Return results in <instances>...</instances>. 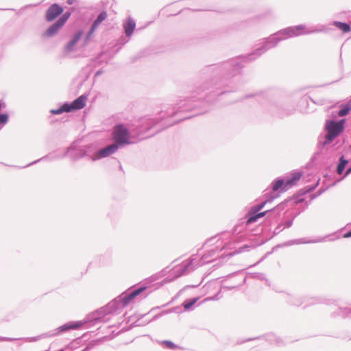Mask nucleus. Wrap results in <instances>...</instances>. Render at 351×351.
<instances>
[{
	"instance_id": "f257e3e1",
	"label": "nucleus",
	"mask_w": 351,
	"mask_h": 351,
	"mask_svg": "<svg viewBox=\"0 0 351 351\" xmlns=\"http://www.w3.org/2000/svg\"><path fill=\"white\" fill-rule=\"evenodd\" d=\"M305 28L304 25H299L282 29L266 38L261 47L257 48L247 56L239 57L221 64L208 66L206 68V71L211 75L212 78L210 82L203 84L202 87L198 88V94L206 90H210L208 93H206V97L211 93L219 95L228 92V90H218L230 86V84L232 83V78L239 74L243 67V62L252 61L256 59L269 49L275 47L281 40L304 34L318 32L316 29L304 32Z\"/></svg>"
},
{
	"instance_id": "f03ea898",
	"label": "nucleus",
	"mask_w": 351,
	"mask_h": 351,
	"mask_svg": "<svg viewBox=\"0 0 351 351\" xmlns=\"http://www.w3.org/2000/svg\"><path fill=\"white\" fill-rule=\"evenodd\" d=\"M191 99H180V101L173 106L170 111L166 112V115H161V120L158 119H146L143 121L142 125L138 130V133L134 134L133 131L129 130L123 124L117 125L112 132V138L114 140V144L117 145V147H123L125 145L134 144L137 143L138 141L145 138L146 136H143V133L149 132V130L154 129V132L149 136H152L161 131L165 128L163 125L162 120L166 117H173L176 115L178 112L190 111L197 106ZM173 125L169 123L166 125L168 127Z\"/></svg>"
},
{
	"instance_id": "7ed1b4c3",
	"label": "nucleus",
	"mask_w": 351,
	"mask_h": 351,
	"mask_svg": "<svg viewBox=\"0 0 351 351\" xmlns=\"http://www.w3.org/2000/svg\"><path fill=\"white\" fill-rule=\"evenodd\" d=\"M228 243H225L222 236H215L206 241L204 245L208 247L207 252L202 255L200 260L197 261V256L193 255L189 260L183 261L180 265L173 267L171 275L177 278L182 275L190 273L196 267L204 265L215 259L219 252L228 247Z\"/></svg>"
},
{
	"instance_id": "20e7f679",
	"label": "nucleus",
	"mask_w": 351,
	"mask_h": 351,
	"mask_svg": "<svg viewBox=\"0 0 351 351\" xmlns=\"http://www.w3.org/2000/svg\"><path fill=\"white\" fill-rule=\"evenodd\" d=\"M146 288L145 286H140L134 289H129L110 301L105 306L89 315L87 318L88 322H105L104 316L106 315L121 313L123 309L128 306L136 297L141 295Z\"/></svg>"
},
{
	"instance_id": "39448f33",
	"label": "nucleus",
	"mask_w": 351,
	"mask_h": 351,
	"mask_svg": "<svg viewBox=\"0 0 351 351\" xmlns=\"http://www.w3.org/2000/svg\"><path fill=\"white\" fill-rule=\"evenodd\" d=\"M343 130V123L328 121L326 125V134L319 136L317 143V151L313 156V160L321 164H325L330 157L328 145L337 137Z\"/></svg>"
},
{
	"instance_id": "423d86ee",
	"label": "nucleus",
	"mask_w": 351,
	"mask_h": 351,
	"mask_svg": "<svg viewBox=\"0 0 351 351\" xmlns=\"http://www.w3.org/2000/svg\"><path fill=\"white\" fill-rule=\"evenodd\" d=\"M68 156L71 160L76 161L80 158H82L84 157H88L92 160L93 154L91 153H88V150L82 148V147H77L76 142H73L66 150V152L62 154H58L56 152L51 153L50 154L45 156L37 160H35L24 167H29L33 164H35L38 162L40 160H43L47 158H49V160H56L58 158H62L65 156Z\"/></svg>"
},
{
	"instance_id": "0eeeda50",
	"label": "nucleus",
	"mask_w": 351,
	"mask_h": 351,
	"mask_svg": "<svg viewBox=\"0 0 351 351\" xmlns=\"http://www.w3.org/2000/svg\"><path fill=\"white\" fill-rule=\"evenodd\" d=\"M268 200H266L261 204H258L251 208L247 213V224H250L257 221L258 219L264 217L265 215L269 214V215L277 217L280 215V212L284 209V204H278L271 210H268L264 212L258 213L261 210Z\"/></svg>"
},
{
	"instance_id": "6e6552de",
	"label": "nucleus",
	"mask_w": 351,
	"mask_h": 351,
	"mask_svg": "<svg viewBox=\"0 0 351 351\" xmlns=\"http://www.w3.org/2000/svg\"><path fill=\"white\" fill-rule=\"evenodd\" d=\"M82 324L83 323L81 322H68L47 332L43 333L36 337H28L26 339V341L28 342H34L45 338L53 337L57 335H61L68 330L77 329L80 328L81 326H82Z\"/></svg>"
},
{
	"instance_id": "1a4fd4ad",
	"label": "nucleus",
	"mask_w": 351,
	"mask_h": 351,
	"mask_svg": "<svg viewBox=\"0 0 351 351\" xmlns=\"http://www.w3.org/2000/svg\"><path fill=\"white\" fill-rule=\"evenodd\" d=\"M71 16L70 12H64L43 34L44 37H53L58 34Z\"/></svg>"
},
{
	"instance_id": "9d476101",
	"label": "nucleus",
	"mask_w": 351,
	"mask_h": 351,
	"mask_svg": "<svg viewBox=\"0 0 351 351\" xmlns=\"http://www.w3.org/2000/svg\"><path fill=\"white\" fill-rule=\"evenodd\" d=\"M107 12L106 11H102L99 13V14L97 16L96 19L93 21L90 29L87 32L85 38H84V43L86 44L90 40L91 36L95 32V30L97 29L99 25L103 22L106 18H107Z\"/></svg>"
},
{
	"instance_id": "9b49d317",
	"label": "nucleus",
	"mask_w": 351,
	"mask_h": 351,
	"mask_svg": "<svg viewBox=\"0 0 351 351\" xmlns=\"http://www.w3.org/2000/svg\"><path fill=\"white\" fill-rule=\"evenodd\" d=\"M64 9L58 3H53L46 11L45 19L48 22L54 21L58 16L62 15Z\"/></svg>"
},
{
	"instance_id": "f8f14e48",
	"label": "nucleus",
	"mask_w": 351,
	"mask_h": 351,
	"mask_svg": "<svg viewBox=\"0 0 351 351\" xmlns=\"http://www.w3.org/2000/svg\"><path fill=\"white\" fill-rule=\"evenodd\" d=\"M118 149L117 145L114 143L109 145L106 147L98 150L96 153V156L93 154L92 161H95L100 158L108 157L115 153Z\"/></svg>"
},
{
	"instance_id": "ddd939ff",
	"label": "nucleus",
	"mask_w": 351,
	"mask_h": 351,
	"mask_svg": "<svg viewBox=\"0 0 351 351\" xmlns=\"http://www.w3.org/2000/svg\"><path fill=\"white\" fill-rule=\"evenodd\" d=\"M87 99L88 95L83 94L75 99L71 104L69 103V108H71V112L82 109L86 106Z\"/></svg>"
},
{
	"instance_id": "4468645a",
	"label": "nucleus",
	"mask_w": 351,
	"mask_h": 351,
	"mask_svg": "<svg viewBox=\"0 0 351 351\" xmlns=\"http://www.w3.org/2000/svg\"><path fill=\"white\" fill-rule=\"evenodd\" d=\"M83 34L82 30H79L73 37V38L64 47V52L70 53L73 50V48L78 40L81 38Z\"/></svg>"
},
{
	"instance_id": "2eb2a0df",
	"label": "nucleus",
	"mask_w": 351,
	"mask_h": 351,
	"mask_svg": "<svg viewBox=\"0 0 351 351\" xmlns=\"http://www.w3.org/2000/svg\"><path fill=\"white\" fill-rule=\"evenodd\" d=\"M123 26L126 36L130 38L135 29L136 22L133 19L129 17L127 21L123 23Z\"/></svg>"
},
{
	"instance_id": "dca6fc26",
	"label": "nucleus",
	"mask_w": 351,
	"mask_h": 351,
	"mask_svg": "<svg viewBox=\"0 0 351 351\" xmlns=\"http://www.w3.org/2000/svg\"><path fill=\"white\" fill-rule=\"evenodd\" d=\"M302 176V173L300 172H295L291 175V178L287 179L285 182V186L283 187L284 190H288L292 186L295 184L296 182L298 181Z\"/></svg>"
},
{
	"instance_id": "f3484780",
	"label": "nucleus",
	"mask_w": 351,
	"mask_h": 351,
	"mask_svg": "<svg viewBox=\"0 0 351 351\" xmlns=\"http://www.w3.org/2000/svg\"><path fill=\"white\" fill-rule=\"evenodd\" d=\"M350 24L347 23H343L339 21H335L334 25L337 27V28L342 30L343 32H348L351 30V19L349 21Z\"/></svg>"
},
{
	"instance_id": "a211bd4d",
	"label": "nucleus",
	"mask_w": 351,
	"mask_h": 351,
	"mask_svg": "<svg viewBox=\"0 0 351 351\" xmlns=\"http://www.w3.org/2000/svg\"><path fill=\"white\" fill-rule=\"evenodd\" d=\"M287 302L293 306H300L303 304L302 299L297 295H288Z\"/></svg>"
},
{
	"instance_id": "6ab92c4d",
	"label": "nucleus",
	"mask_w": 351,
	"mask_h": 351,
	"mask_svg": "<svg viewBox=\"0 0 351 351\" xmlns=\"http://www.w3.org/2000/svg\"><path fill=\"white\" fill-rule=\"evenodd\" d=\"M64 112H71V108H69V103H64L61 107L58 108V109H53L50 111V112L53 114H60Z\"/></svg>"
},
{
	"instance_id": "aec40b11",
	"label": "nucleus",
	"mask_w": 351,
	"mask_h": 351,
	"mask_svg": "<svg viewBox=\"0 0 351 351\" xmlns=\"http://www.w3.org/2000/svg\"><path fill=\"white\" fill-rule=\"evenodd\" d=\"M348 162V161L346 159H345L343 156L340 158L339 162L337 167V172L338 174H339V175L342 174Z\"/></svg>"
},
{
	"instance_id": "412c9836",
	"label": "nucleus",
	"mask_w": 351,
	"mask_h": 351,
	"mask_svg": "<svg viewBox=\"0 0 351 351\" xmlns=\"http://www.w3.org/2000/svg\"><path fill=\"white\" fill-rule=\"evenodd\" d=\"M285 182L284 181V180H282V179H278V180H276L273 183L272 189H273V191H278L280 189H281V191H285L286 190H284V189H283V187L285 186Z\"/></svg>"
},
{
	"instance_id": "4be33fe9",
	"label": "nucleus",
	"mask_w": 351,
	"mask_h": 351,
	"mask_svg": "<svg viewBox=\"0 0 351 351\" xmlns=\"http://www.w3.org/2000/svg\"><path fill=\"white\" fill-rule=\"evenodd\" d=\"M322 241H323V239H317V240L311 241V240H306V239H300L292 240V241H289V244L293 245V244H301V243H317V242H321Z\"/></svg>"
},
{
	"instance_id": "5701e85b",
	"label": "nucleus",
	"mask_w": 351,
	"mask_h": 351,
	"mask_svg": "<svg viewBox=\"0 0 351 351\" xmlns=\"http://www.w3.org/2000/svg\"><path fill=\"white\" fill-rule=\"evenodd\" d=\"M338 315L343 318H351V308H339Z\"/></svg>"
},
{
	"instance_id": "b1692460",
	"label": "nucleus",
	"mask_w": 351,
	"mask_h": 351,
	"mask_svg": "<svg viewBox=\"0 0 351 351\" xmlns=\"http://www.w3.org/2000/svg\"><path fill=\"white\" fill-rule=\"evenodd\" d=\"M351 107L348 104L344 105L341 106V109L339 110L338 115L339 117H344L349 113Z\"/></svg>"
},
{
	"instance_id": "393cba45",
	"label": "nucleus",
	"mask_w": 351,
	"mask_h": 351,
	"mask_svg": "<svg viewBox=\"0 0 351 351\" xmlns=\"http://www.w3.org/2000/svg\"><path fill=\"white\" fill-rule=\"evenodd\" d=\"M197 298H192L186 300L183 303V306L185 310H189L197 302Z\"/></svg>"
},
{
	"instance_id": "a878e982",
	"label": "nucleus",
	"mask_w": 351,
	"mask_h": 351,
	"mask_svg": "<svg viewBox=\"0 0 351 351\" xmlns=\"http://www.w3.org/2000/svg\"><path fill=\"white\" fill-rule=\"evenodd\" d=\"M162 344L165 345L167 348L171 349V350H173L177 347V346L176 344H174L173 342H171V341H167V340L163 341L162 342Z\"/></svg>"
},
{
	"instance_id": "bb28decb",
	"label": "nucleus",
	"mask_w": 351,
	"mask_h": 351,
	"mask_svg": "<svg viewBox=\"0 0 351 351\" xmlns=\"http://www.w3.org/2000/svg\"><path fill=\"white\" fill-rule=\"evenodd\" d=\"M85 149L88 150V153H91L92 154H94L95 156H96V153L97 151H96L93 147V145H88L86 148H84Z\"/></svg>"
},
{
	"instance_id": "cd10ccee",
	"label": "nucleus",
	"mask_w": 351,
	"mask_h": 351,
	"mask_svg": "<svg viewBox=\"0 0 351 351\" xmlns=\"http://www.w3.org/2000/svg\"><path fill=\"white\" fill-rule=\"evenodd\" d=\"M8 119V116L6 114H0V123H7Z\"/></svg>"
},
{
	"instance_id": "c85d7f7f",
	"label": "nucleus",
	"mask_w": 351,
	"mask_h": 351,
	"mask_svg": "<svg viewBox=\"0 0 351 351\" xmlns=\"http://www.w3.org/2000/svg\"><path fill=\"white\" fill-rule=\"evenodd\" d=\"M293 218L285 221V223L282 225L284 226L283 228H290L293 224Z\"/></svg>"
},
{
	"instance_id": "c756f323",
	"label": "nucleus",
	"mask_w": 351,
	"mask_h": 351,
	"mask_svg": "<svg viewBox=\"0 0 351 351\" xmlns=\"http://www.w3.org/2000/svg\"><path fill=\"white\" fill-rule=\"evenodd\" d=\"M284 228H282V224H279L274 230V234H279L282 230H283Z\"/></svg>"
},
{
	"instance_id": "7c9ffc66",
	"label": "nucleus",
	"mask_w": 351,
	"mask_h": 351,
	"mask_svg": "<svg viewBox=\"0 0 351 351\" xmlns=\"http://www.w3.org/2000/svg\"><path fill=\"white\" fill-rule=\"evenodd\" d=\"M271 338H274V341L276 345L280 346L282 345V340L280 338H276L274 335L270 336Z\"/></svg>"
},
{
	"instance_id": "2f4dec72",
	"label": "nucleus",
	"mask_w": 351,
	"mask_h": 351,
	"mask_svg": "<svg viewBox=\"0 0 351 351\" xmlns=\"http://www.w3.org/2000/svg\"><path fill=\"white\" fill-rule=\"evenodd\" d=\"M218 299V294H217L215 296L207 298L205 300H217Z\"/></svg>"
},
{
	"instance_id": "473e14b6",
	"label": "nucleus",
	"mask_w": 351,
	"mask_h": 351,
	"mask_svg": "<svg viewBox=\"0 0 351 351\" xmlns=\"http://www.w3.org/2000/svg\"><path fill=\"white\" fill-rule=\"evenodd\" d=\"M344 237L345 238H350L351 237V230L348 232H347L345 234H344Z\"/></svg>"
},
{
	"instance_id": "72a5a7b5",
	"label": "nucleus",
	"mask_w": 351,
	"mask_h": 351,
	"mask_svg": "<svg viewBox=\"0 0 351 351\" xmlns=\"http://www.w3.org/2000/svg\"><path fill=\"white\" fill-rule=\"evenodd\" d=\"M13 339L7 338V337H1L0 338V341H12Z\"/></svg>"
},
{
	"instance_id": "f704fd0d",
	"label": "nucleus",
	"mask_w": 351,
	"mask_h": 351,
	"mask_svg": "<svg viewBox=\"0 0 351 351\" xmlns=\"http://www.w3.org/2000/svg\"><path fill=\"white\" fill-rule=\"evenodd\" d=\"M350 173H351V167L348 168L347 170L346 171V176H348Z\"/></svg>"
},
{
	"instance_id": "c9c22d12",
	"label": "nucleus",
	"mask_w": 351,
	"mask_h": 351,
	"mask_svg": "<svg viewBox=\"0 0 351 351\" xmlns=\"http://www.w3.org/2000/svg\"><path fill=\"white\" fill-rule=\"evenodd\" d=\"M258 278H260L261 280H265V276L263 274H258Z\"/></svg>"
},
{
	"instance_id": "e433bc0d",
	"label": "nucleus",
	"mask_w": 351,
	"mask_h": 351,
	"mask_svg": "<svg viewBox=\"0 0 351 351\" xmlns=\"http://www.w3.org/2000/svg\"><path fill=\"white\" fill-rule=\"evenodd\" d=\"M101 71H98L96 72L95 76H98V75H101Z\"/></svg>"
},
{
	"instance_id": "4c0bfd02",
	"label": "nucleus",
	"mask_w": 351,
	"mask_h": 351,
	"mask_svg": "<svg viewBox=\"0 0 351 351\" xmlns=\"http://www.w3.org/2000/svg\"><path fill=\"white\" fill-rule=\"evenodd\" d=\"M315 302H308V303L306 304V306H307V305H310V304H314Z\"/></svg>"
},
{
	"instance_id": "58836bf2",
	"label": "nucleus",
	"mask_w": 351,
	"mask_h": 351,
	"mask_svg": "<svg viewBox=\"0 0 351 351\" xmlns=\"http://www.w3.org/2000/svg\"><path fill=\"white\" fill-rule=\"evenodd\" d=\"M68 3H69V4H71V3H72V1H71V0H68Z\"/></svg>"
}]
</instances>
